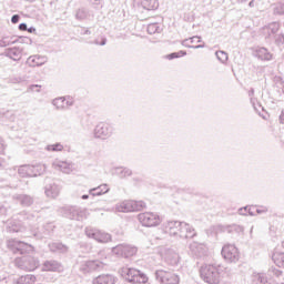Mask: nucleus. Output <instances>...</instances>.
<instances>
[{
	"mask_svg": "<svg viewBox=\"0 0 284 284\" xmlns=\"http://www.w3.org/2000/svg\"><path fill=\"white\" fill-rule=\"evenodd\" d=\"M223 267L220 265L205 264L200 270V276L207 284L221 283V271Z\"/></svg>",
	"mask_w": 284,
	"mask_h": 284,
	"instance_id": "obj_1",
	"label": "nucleus"
},
{
	"mask_svg": "<svg viewBox=\"0 0 284 284\" xmlns=\"http://www.w3.org/2000/svg\"><path fill=\"white\" fill-rule=\"evenodd\" d=\"M120 274L125 281L133 284H145L148 276L136 268L122 267Z\"/></svg>",
	"mask_w": 284,
	"mask_h": 284,
	"instance_id": "obj_2",
	"label": "nucleus"
},
{
	"mask_svg": "<svg viewBox=\"0 0 284 284\" xmlns=\"http://www.w3.org/2000/svg\"><path fill=\"white\" fill-rule=\"evenodd\" d=\"M144 207L145 202L134 200H125L115 205L116 212H141Z\"/></svg>",
	"mask_w": 284,
	"mask_h": 284,
	"instance_id": "obj_3",
	"label": "nucleus"
},
{
	"mask_svg": "<svg viewBox=\"0 0 284 284\" xmlns=\"http://www.w3.org/2000/svg\"><path fill=\"white\" fill-rule=\"evenodd\" d=\"M138 220L143 227H156L161 225V216L154 212L140 213Z\"/></svg>",
	"mask_w": 284,
	"mask_h": 284,
	"instance_id": "obj_4",
	"label": "nucleus"
},
{
	"mask_svg": "<svg viewBox=\"0 0 284 284\" xmlns=\"http://www.w3.org/2000/svg\"><path fill=\"white\" fill-rule=\"evenodd\" d=\"M7 247L13 252V254H28L34 252V246L19 240H9Z\"/></svg>",
	"mask_w": 284,
	"mask_h": 284,
	"instance_id": "obj_5",
	"label": "nucleus"
},
{
	"mask_svg": "<svg viewBox=\"0 0 284 284\" xmlns=\"http://www.w3.org/2000/svg\"><path fill=\"white\" fill-rule=\"evenodd\" d=\"M16 266L24 270V272H34L39 267V258L32 256L17 257Z\"/></svg>",
	"mask_w": 284,
	"mask_h": 284,
	"instance_id": "obj_6",
	"label": "nucleus"
},
{
	"mask_svg": "<svg viewBox=\"0 0 284 284\" xmlns=\"http://www.w3.org/2000/svg\"><path fill=\"white\" fill-rule=\"evenodd\" d=\"M84 232L88 239H93L97 243H110V241H112V235L105 231L87 227Z\"/></svg>",
	"mask_w": 284,
	"mask_h": 284,
	"instance_id": "obj_7",
	"label": "nucleus"
},
{
	"mask_svg": "<svg viewBox=\"0 0 284 284\" xmlns=\"http://www.w3.org/2000/svg\"><path fill=\"white\" fill-rule=\"evenodd\" d=\"M158 254L170 265L179 264V253L174 248H170L168 246H159Z\"/></svg>",
	"mask_w": 284,
	"mask_h": 284,
	"instance_id": "obj_8",
	"label": "nucleus"
},
{
	"mask_svg": "<svg viewBox=\"0 0 284 284\" xmlns=\"http://www.w3.org/2000/svg\"><path fill=\"white\" fill-rule=\"evenodd\" d=\"M155 278L161 284H179L181 281L179 278V275L174 274L173 272L163 271V270L155 272Z\"/></svg>",
	"mask_w": 284,
	"mask_h": 284,
	"instance_id": "obj_9",
	"label": "nucleus"
},
{
	"mask_svg": "<svg viewBox=\"0 0 284 284\" xmlns=\"http://www.w3.org/2000/svg\"><path fill=\"white\" fill-rule=\"evenodd\" d=\"M136 252V247L130 244H120L115 247H112V254L115 256H122L123 258H130V256H134Z\"/></svg>",
	"mask_w": 284,
	"mask_h": 284,
	"instance_id": "obj_10",
	"label": "nucleus"
},
{
	"mask_svg": "<svg viewBox=\"0 0 284 284\" xmlns=\"http://www.w3.org/2000/svg\"><path fill=\"white\" fill-rule=\"evenodd\" d=\"M222 256L229 263H236L239 258H241L239 248H236L234 244H225L222 247Z\"/></svg>",
	"mask_w": 284,
	"mask_h": 284,
	"instance_id": "obj_11",
	"label": "nucleus"
},
{
	"mask_svg": "<svg viewBox=\"0 0 284 284\" xmlns=\"http://www.w3.org/2000/svg\"><path fill=\"white\" fill-rule=\"evenodd\" d=\"M183 222L179 221H168L163 224V232L169 234V236H173L174 239H179L181 234V227Z\"/></svg>",
	"mask_w": 284,
	"mask_h": 284,
	"instance_id": "obj_12",
	"label": "nucleus"
},
{
	"mask_svg": "<svg viewBox=\"0 0 284 284\" xmlns=\"http://www.w3.org/2000/svg\"><path fill=\"white\" fill-rule=\"evenodd\" d=\"M105 264L101 261H84L80 265V271L83 274H90V272H98L99 270H103Z\"/></svg>",
	"mask_w": 284,
	"mask_h": 284,
	"instance_id": "obj_13",
	"label": "nucleus"
},
{
	"mask_svg": "<svg viewBox=\"0 0 284 284\" xmlns=\"http://www.w3.org/2000/svg\"><path fill=\"white\" fill-rule=\"evenodd\" d=\"M93 134L95 139H110V136H112V126L110 124L100 123L95 126Z\"/></svg>",
	"mask_w": 284,
	"mask_h": 284,
	"instance_id": "obj_14",
	"label": "nucleus"
},
{
	"mask_svg": "<svg viewBox=\"0 0 284 284\" xmlns=\"http://www.w3.org/2000/svg\"><path fill=\"white\" fill-rule=\"evenodd\" d=\"M207 253V246L204 243L192 242L189 244V254L191 256H204Z\"/></svg>",
	"mask_w": 284,
	"mask_h": 284,
	"instance_id": "obj_15",
	"label": "nucleus"
},
{
	"mask_svg": "<svg viewBox=\"0 0 284 284\" xmlns=\"http://www.w3.org/2000/svg\"><path fill=\"white\" fill-rule=\"evenodd\" d=\"M52 168L58 172H63V174H70L74 170V164L68 161L54 160Z\"/></svg>",
	"mask_w": 284,
	"mask_h": 284,
	"instance_id": "obj_16",
	"label": "nucleus"
},
{
	"mask_svg": "<svg viewBox=\"0 0 284 284\" xmlns=\"http://www.w3.org/2000/svg\"><path fill=\"white\" fill-rule=\"evenodd\" d=\"M194 236H196V231L194 227L185 222H182L180 235L178 239H194Z\"/></svg>",
	"mask_w": 284,
	"mask_h": 284,
	"instance_id": "obj_17",
	"label": "nucleus"
},
{
	"mask_svg": "<svg viewBox=\"0 0 284 284\" xmlns=\"http://www.w3.org/2000/svg\"><path fill=\"white\" fill-rule=\"evenodd\" d=\"M27 63H28V65H30V68H39V67L45 65V63H48V57H45V55H30L27 59Z\"/></svg>",
	"mask_w": 284,
	"mask_h": 284,
	"instance_id": "obj_18",
	"label": "nucleus"
},
{
	"mask_svg": "<svg viewBox=\"0 0 284 284\" xmlns=\"http://www.w3.org/2000/svg\"><path fill=\"white\" fill-rule=\"evenodd\" d=\"M4 57H8V59H11L12 61H21L23 50L17 47L8 48L4 50Z\"/></svg>",
	"mask_w": 284,
	"mask_h": 284,
	"instance_id": "obj_19",
	"label": "nucleus"
},
{
	"mask_svg": "<svg viewBox=\"0 0 284 284\" xmlns=\"http://www.w3.org/2000/svg\"><path fill=\"white\" fill-rule=\"evenodd\" d=\"M61 270H63L61 263L54 260L45 261L42 264V272H61Z\"/></svg>",
	"mask_w": 284,
	"mask_h": 284,
	"instance_id": "obj_20",
	"label": "nucleus"
},
{
	"mask_svg": "<svg viewBox=\"0 0 284 284\" xmlns=\"http://www.w3.org/2000/svg\"><path fill=\"white\" fill-rule=\"evenodd\" d=\"M52 105H54L57 110H68V108L74 105V102L65 98H57L52 101Z\"/></svg>",
	"mask_w": 284,
	"mask_h": 284,
	"instance_id": "obj_21",
	"label": "nucleus"
},
{
	"mask_svg": "<svg viewBox=\"0 0 284 284\" xmlns=\"http://www.w3.org/2000/svg\"><path fill=\"white\" fill-rule=\"evenodd\" d=\"M61 192V189L59 187V185L57 184H49L45 186V196H48V199H57V196H59Z\"/></svg>",
	"mask_w": 284,
	"mask_h": 284,
	"instance_id": "obj_22",
	"label": "nucleus"
},
{
	"mask_svg": "<svg viewBox=\"0 0 284 284\" xmlns=\"http://www.w3.org/2000/svg\"><path fill=\"white\" fill-rule=\"evenodd\" d=\"M116 283V278L114 276L106 274V275H99L92 281V284H114Z\"/></svg>",
	"mask_w": 284,
	"mask_h": 284,
	"instance_id": "obj_23",
	"label": "nucleus"
},
{
	"mask_svg": "<svg viewBox=\"0 0 284 284\" xmlns=\"http://www.w3.org/2000/svg\"><path fill=\"white\" fill-rule=\"evenodd\" d=\"M62 212L68 219H71L72 221H77L79 219V207L75 206H64L62 209Z\"/></svg>",
	"mask_w": 284,
	"mask_h": 284,
	"instance_id": "obj_24",
	"label": "nucleus"
},
{
	"mask_svg": "<svg viewBox=\"0 0 284 284\" xmlns=\"http://www.w3.org/2000/svg\"><path fill=\"white\" fill-rule=\"evenodd\" d=\"M37 283V276L27 274L14 280L13 284H33Z\"/></svg>",
	"mask_w": 284,
	"mask_h": 284,
	"instance_id": "obj_25",
	"label": "nucleus"
},
{
	"mask_svg": "<svg viewBox=\"0 0 284 284\" xmlns=\"http://www.w3.org/2000/svg\"><path fill=\"white\" fill-rule=\"evenodd\" d=\"M109 192L110 187H108V184H101L98 187L91 189L89 194H91V196H101V194H108Z\"/></svg>",
	"mask_w": 284,
	"mask_h": 284,
	"instance_id": "obj_26",
	"label": "nucleus"
},
{
	"mask_svg": "<svg viewBox=\"0 0 284 284\" xmlns=\"http://www.w3.org/2000/svg\"><path fill=\"white\" fill-rule=\"evenodd\" d=\"M281 26L276 22H273L271 24H268L267 27L263 28V32L264 34H266V37H272V34H276V32H278Z\"/></svg>",
	"mask_w": 284,
	"mask_h": 284,
	"instance_id": "obj_27",
	"label": "nucleus"
},
{
	"mask_svg": "<svg viewBox=\"0 0 284 284\" xmlns=\"http://www.w3.org/2000/svg\"><path fill=\"white\" fill-rule=\"evenodd\" d=\"M18 174L22 179H26L28 176H33L32 175V165H21V166H19Z\"/></svg>",
	"mask_w": 284,
	"mask_h": 284,
	"instance_id": "obj_28",
	"label": "nucleus"
},
{
	"mask_svg": "<svg viewBox=\"0 0 284 284\" xmlns=\"http://www.w3.org/2000/svg\"><path fill=\"white\" fill-rule=\"evenodd\" d=\"M256 57L262 61H271L272 53H270L266 48H260L256 50Z\"/></svg>",
	"mask_w": 284,
	"mask_h": 284,
	"instance_id": "obj_29",
	"label": "nucleus"
},
{
	"mask_svg": "<svg viewBox=\"0 0 284 284\" xmlns=\"http://www.w3.org/2000/svg\"><path fill=\"white\" fill-rule=\"evenodd\" d=\"M16 199L24 207H29V205H32L34 203V200L30 195H18L16 196Z\"/></svg>",
	"mask_w": 284,
	"mask_h": 284,
	"instance_id": "obj_30",
	"label": "nucleus"
},
{
	"mask_svg": "<svg viewBox=\"0 0 284 284\" xmlns=\"http://www.w3.org/2000/svg\"><path fill=\"white\" fill-rule=\"evenodd\" d=\"M49 248L51 252H61L62 254H65V252H68V246H65L59 242L49 244Z\"/></svg>",
	"mask_w": 284,
	"mask_h": 284,
	"instance_id": "obj_31",
	"label": "nucleus"
},
{
	"mask_svg": "<svg viewBox=\"0 0 284 284\" xmlns=\"http://www.w3.org/2000/svg\"><path fill=\"white\" fill-rule=\"evenodd\" d=\"M142 7L144 10H156L159 8V1L156 0H143Z\"/></svg>",
	"mask_w": 284,
	"mask_h": 284,
	"instance_id": "obj_32",
	"label": "nucleus"
},
{
	"mask_svg": "<svg viewBox=\"0 0 284 284\" xmlns=\"http://www.w3.org/2000/svg\"><path fill=\"white\" fill-rule=\"evenodd\" d=\"M31 168L32 176H41V174L45 173V170L48 169L45 164L31 165Z\"/></svg>",
	"mask_w": 284,
	"mask_h": 284,
	"instance_id": "obj_33",
	"label": "nucleus"
},
{
	"mask_svg": "<svg viewBox=\"0 0 284 284\" xmlns=\"http://www.w3.org/2000/svg\"><path fill=\"white\" fill-rule=\"evenodd\" d=\"M8 230L9 232H26V226H22L20 222H10Z\"/></svg>",
	"mask_w": 284,
	"mask_h": 284,
	"instance_id": "obj_34",
	"label": "nucleus"
},
{
	"mask_svg": "<svg viewBox=\"0 0 284 284\" xmlns=\"http://www.w3.org/2000/svg\"><path fill=\"white\" fill-rule=\"evenodd\" d=\"M273 262L277 267H284V253H274L273 254Z\"/></svg>",
	"mask_w": 284,
	"mask_h": 284,
	"instance_id": "obj_35",
	"label": "nucleus"
},
{
	"mask_svg": "<svg viewBox=\"0 0 284 284\" xmlns=\"http://www.w3.org/2000/svg\"><path fill=\"white\" fill-rule=\"evenodd\" d=\"M252 282L255 284H263L265 283V274L263 273H256L253 272V274L251 275Z\"/></svg>",
	"mask_w": 284,
	"mask_h": 284,
	"instance_id": "obj_36",
	"label": "nucleus"
},
{
	"mask_svg": "<svg viewBox=\"0 0 284 284\" xmlns=\"http://www.w3.org/2000/svg\"><path fill=\"white\" fill-rule=\"evenodd\" d=\"M16 42L17 40H14V38L10 36L2 37V39L0 40V48H8V45H12Z\"/></svg>",
	"mask_w": 284,
	"mask_h": 284,
	"instance_id": "obj_37",
	"label": "nucleus"
},
{
	"mask_svg": "<svg viewBox=\"0 0 284 284\" xmlns=\"http://www.w3.org/2000/svg\"><path fill=\"white\" fill-rule=\"evenodd\" d=\"M47 152H62L63 151V144L55 143V144H49L45 146Z\"/></svg>",
	"mask_w": 284,
	"mask_h": 284,
	"instance_id": "obj_38",
	"label": "nucleus"
},
{
	"mask_svg": "<svg viewBox=\"0 0 284 284\" xmlns=\"http://www.w3.org/2000/svg\"><path fill=\"white\" fill-rule=\"evenodd\" d=\"M215 57L221 63H225L229 59L227 53L225 51H216Z\"/></svg>",
	"mask_w": 284,
	"mask_h": 284,
	"instance_id": "obj_39",
	"label": "nucleus"
},
{
	"mask_svg": "<svg viewBox=\"0 0 284 284\" xmlns=\"http://www.w3.org/2000/svg\"><path fill=\"white\" fill-rule=\"evenodd\" d=\"M159 30H161V28L159 27V23H151L148 26V29H146L149 34H156Z\"/></svg>",
	"mask_w": 284,
	"mask_h": 284,
	"instance_id": "obj_40",
	"label": "nucleus"
},
{
	"mask_svg": "<svg viewBox=\"0 0 284 284\" xmlns=\"http://www.w3.org/2000/svg\"><path fill=\"white\" fill-rule=\"evenodd\" d=\"M251 103L255 110V112L261 113L263 110V105H261V103L258 102V100H256V98H251Z\"/></svg>",
	"mask_w": 284,
	"mask_h": 284,
	"instance_id": "obj_41",
	"label": "nucleus"
},
{
	"mask_svg": "<svg viewBox=\"0 0 284 284\" xmlns=\"http://www.w3.org/2000/svg\"><path fill=\"white\" fill-rule=\"evenodd\" d=\"M118 174H119V176H121V179H124V176H132V170H130L128 168L119 169Z\"/></svg>",
	"mask_w": 284,
	"mask_h": 284,
	"instance_id": "obj_42",
	"label": "nucleus"
},
{
	"mask_svg": "<svg viewBox=\"0 0 284 284\" xmlns=\"http://www.w3.org/2000/svg\"><path fill=\"white\" fill-rule=\"evenodd\" d=\"M182 45H184V48H193L194 50H199L200 48H205V44L191 45L190 40L187 39L182 41Z\"/></svg>",
	"mask_w": 284,
	"mask_h": 284,
	"instance_id": "obj_43",
	"label": "nucleus"
},
{
	"mask_svg": "<svg viewBox=\"0 0 284 284\" xmlns=\"http://www.w3.org/2000/svg\"><path fill=\"white\" fill-rule=\"evenodd\" d=\"M185 54H187L185 51H180L178 53H171L168 55V59L172 60V59H179V57H185Z\"/></svg>",
	"mask_w": 284,
	"mask_h": 284,
	"instance_id": "obj_44",
	"label": "nucleus"
},
{
	"mask_svg": "<svg viewBox=\"0 0 284 284\" xmlns=\"http://www.w3.org/2000/svg\"><path fill=\"white\" fill-rule=\"evenodd\" d=\"M88 216V210L85 209H79V215L77 221H82V219H85Z\"/></svg>",
	"mask_w": 284,
	"mask_h": 284,
	"instance_id": "obj_45",
	"label": "nucleus"
},
{
	"mask_svg": "<svg viewBox=\"0 0 284 284\" xmlns=\"http://www.w3.org/2000/svg\"><path fill=\"white\" fill-rule=\"evenodd\" d=\"M283 272L278 271L277 268H271L268 271V276H282Z\"/></svg>",
	"mask_w": 284,
	"mask_h": 284,
	"instance_id": "obj_46",
	"label": "nucleus"
},
{
	"mask_svg": "<svg viewBox=\"0 0 284 284\" xmlns=\"http://www.w3.org/2000/svg\"><path fill=\"white\" fill-rule=\"evenodd\" d=\"M275 42L277 43V45H282L284 43V36L283 34L275 36Z\"/></svg>",
	"mask_w": 284,
	"mask_h": 284,
	"instance_id": "obj_47",
	"label": "nucleus"
},
{
	"mask_svg": "<svg viewBox=\"0 0 284 284\" xmlns=\"http://www.w3.org/2000/svg\"><path fill=\"white\" fill-rule=\"evenodd\" d=\"M275 12H276V14H284V4H278L275 8Z\"/></svg>",
	"mask_w": 284,
	"mask_h": 284,
	"instance_id": "obj_48",
	"label": "nucleus"
},
{
	"mask_svg": "<svg viewBox=\"0 0 284 284\" xmlns=\"http://www.w3.org/2000/svg\"><path fill=\"white\" fill-rule=\"evenodd\" d=\"M239 212H240V214L242 216H247V214H248V206L240 209Z\"/></svg>",
	"mask_w": 284,
	"mask_h": 284,
	"instance_id": "obj_49",
	"label": "nucleus"
},
{
	"mask_svg": "<svg viewBox=\"0 0 284 284\" xmlns=\"http://www.w3.org/2000/svg\"><path fill=\"white\" fill-rule=\"evenodd\" d=\"M6 152V144L3 143V139L0 138V154H3Z\"/></svg>",
	"mask_w": 284,
	"mask_h": 284,
	"instance_id": "obj_50",
	"label": "nucleus"
},
{
	"mask_svg": "<svg viewBox=\"0 0 284 284\" xmlns=\"http://www.w3.org/2000/svg\"><path fill=\"white\" fill-rule=\"evenodd\" d=\"M254 212H256V207H254V206H248V215H250V216H255L256 213H254Z\"/></svg>",
	"mask_w": 284,
	"mask_h": 284,
	"instance_id": "obj_51",
	"label": "nucleus"
},
{
	"mask_svg": "<svg viewBox=\"0 0 284 284\" xmlns=\"http://www.w3.org/2000/svg\"><path fill=\"white\" fill-rule=\"evenodd\" d=\"M195 39L197 40V43H201V37H199V36L192 37V38L187 39V41H190V43H194Z\"/></svg>",
	"mask_w": 284,
	"mask_h": 284,
	"instance_id": "obj_52",
	"label": "nucleus"
},
{
	"mask_svg": "<svg viewBox=\"0 0 284 284\" xmlns=\"http://www.w3.org/2000/svg\"><path fill=\"white\" fill-rule=\"evenodd\" d=\"M39 88H41V85L32 84V85L30 87V90H31V92H39V91H40Z\"/></svg>",
	"mask_w": 284,
	"mask_h": 284,
	"instance_id": "obj_53",
	"label": "nucleus"
},
{
	"mask_svg": "<svg viewBox=\"0 0 284 284\" xmlns=\"http://www.w3.org/2000/svg\"><path fill=\"white\" fill-rule=\"evenodd\" d=\"M263 284H278V283H276V281H274V280H272V278L265 277V281H264Z\"/></svg>",
	"mask_w": 284,
	"mask_h": 284,
	"instance_id": "obj_54",
	"label": "nucleus"
},
{
	"mask_svg": "<svg viewBox=\"0 0 284 284\" xmlns=\"http://www.w3.org/2000/svg\"><path fill=\"white\" fill-rule=\"evenodd\" d=\"M19 19H20L19 14H14V16H12V18H11V22H12V23H19Z\"/></svg>",
	"mask_w": 284,
	"mask_h": 284,
	"instance_id": "obj_55",
	"label": "nucleus"
},
{
	"mask_svg": "<svg viewBox=\"0 0 284 284\" xmlns=\"http://www.w3.org/2000/svg\"><path fill=\"white\" fill-rule=\"evenodd\" d=\"M256 214H265V212H267V207H263L261 209H255Z\"/></svg>",
	"mask_w": 284,
	"mask_h": 284,
	"instance_id": "obj_56",
	"label": "nucleus"
},
{
	"mask_svg": "<svg viewBox=\"0 0 284 284\" xmlns=\"http://www.w3.org/2000/svg\"><path fill=\"white\" fill-rule=\"evenodd\" d=\"M19 30H22V31L28 30V24H26V23L19 24Z\"/></svg>",
	"mask_w": 284,
	"mask_h": 284,
	"instance_id": "obj_57",
	"label": "nucleus"
},
{
	"mask_svg": "<svg viewBox=\"0 0 284 284\" xmlns=\"http://www.w3.org/2000/svg\"><path fill=\"white\" fill-rule=\"evenodd\" d=\"M8 214V210L4 206H0V215Z\"/></svg>",
	"mask_w": 284,
	"mask_h": 284,
	"instance_id": "obj_58",
	"label": "nucleus"
},
{
	"mask_svg": "<svg viewBox=\"0 0 284 284\" xmlns=\"http://www.w3.org/2000/svg\"><path fill=\"white\" fill-rule=\"evenodd\" d=\"M77 19H83V10L77 12Z\"/></svg>",
	"mask_w": 284,
	"mask_h": 284,
	"instance_id": "obj_59",
	"label": "nucleus"
},
{
	"mask_svg": "<svg viewBox=\"0 0 284 284\" xmlns=\"http://www.w3.org/2000/svg\"><path fill=\"white\" fill-rule=\"evenodd\" d=\"M280 123L284 124V109L282 110V112L280 114Z\"/></svg>",
	"mask_w": 284,
	"mask_h": 284,
	"instance_id": "obj_60",
	"label": "nucleus"
},
{
	"mask_svg": "<svg viewBox=\"0 0 284 284\" xmlns=\"http://www.w3.org/2000/svg\"><path fill=\"white\" fill-rule=\"evenodd\" d=\"M254 6H255L254 0H251V1L248 2V8H254Z\"/></svg>",
	"mask_w": 284,
	"mask_h": 284,
	"instance_id": "obj_61",
	"label": "nucleus"
},
{
	"mask_svg": "<svg viewBox=\"0 0 284 284\" xmlns=\"http://www.w3.org/2000/svg\"><path fill=\"white\" fill-rule=\"evenodd\" d=\"M28 30V32H37V29H34V27H31V28H29V29H27Z\"/></svg>",
	"mask_w": 284,
	"mask_h": 284,
	"instance_id": "obj_62",
	"label": "nucleus"
},
{
	"mask_svg": "<svg viewBox=\"0 0 284 284\" xmlns=\"http://www.w3.org/2000/svg\"><path fill=\"white\" fill-rule=\"evenodd\" d=\"M248 97H254V89L248 92Z\"/></svg>",
	"mask_w": 284,
	"mask_h": 284,
	"instance_id": "obj_63",
	"label": "nucleus"
},
{
	"mask_svg": "<svg viewBox=\"0 0 284 284\" xmlns=\"http://www.w3.org/2000/svg\"><path fill=\"white\" fill-rule=\"evenodd\" d=\"M105 43H106V40L103 39L102 42L100 43V45H105Z\"/></svg>",
	"mask_w": 284,
	"mask_h": 284,
	"instance_id": "obj_64",
	"label": "nucleus"
}]
</instances>
